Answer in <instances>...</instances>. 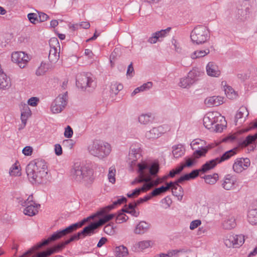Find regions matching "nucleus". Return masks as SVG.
I'll use <instances>...</instances> for the list:
<instances>
[{
    "instance_id": "nucleus-1",
    "label": "nucleus",
    "mask_w": 257,
    "mask_h": 257,
    "mask_svg": "<svg viewBox=\"0 0 257 257\" xmlns=\"http://www.w3.org/2000/svg\"><path fill=\"white\" fill-rule=\"evenodd\" d=\"M139 176L132 182V185L137 183H144L143 185L134 190L132 193H127L128 198L137 197L141 192H146L152 188L157 186L162 182L160 178L154 179L159 170L158 163L143 162L138 164Z\"/></svg>"
},
{
    "instance_id": "nucleus-12",
    "label": "nucleus",
    "mask_w": 257,
    "mask_h": 257,
    "mask_svg": "<svg viewBox=\"0 0 257 257\" xmlns=\"http://www.w3.org/2000/svg\"><path fill=\"white\" fill-rule=\"evenodd\" d=\"M11 59L12 61L17 63L21 68H25L30 60L28 55L22 51H17L12 53Z\"/></svg>"
},
{
    "instance_id": "nucleus-25",
    "label": "nucleus",
    "mask_w": 257,
    "mask_h": 257,
    "mask_svg": "<svg viewBox=\"0 0 257 257\" xmlns=\"http://www.w3.org/2000/svg\"><path fill=\"white\" fill-rule=\"evenodd\" d=\"M154 116L151 113H142L138 117L139 122L144 125H147L152 123Z\"/></svg>"
},
{
    "instance_id": "nucleus-52",
    "label": "nucleus",
    "mask_w": 257,
    "mask_h": 257,
    "mask_svg": "<svg viewBox=\"0 0 257 257\" xmlns=\"http://www.w3.org/2000/svg\"><path fill=\"white\" fill-rule=\"evenodd\" d=\"M105 233L109 235H113L115 232L113 224L109 223L105 225L103 228Z\"/></svg>"
},
{
    "instance_id": "nucleus-31",
    "label": "nucleus",
    "mask_w": 257,
    "mask_h": 257,
    "mask_svg": "<svg viewBox=\"0 0 257 257\" xmlns=\"http://www.w3.org/2000/svg\"><path fill=\"white\" fill-rule=\"evenodd\" d=\"M236 225L235 218L233 216H228L222 223L223 228L230 230L234 228Z\"/></svg>"
},
{
    "instance_id": "nucleus-28",
    "label": "nucleus",
    "mask_w": 257,
    "mask_h": 257,
    "mask_svg": "<svg viewBox=\"0 0 257 257\" xmlns=\"http://www.w3.org/2000/svg\"><path fill=\"white\" fill-rule=\"evenodd\" d=\"M150 227V224L145 221H141L134 229L136 234H141L146 232Z\"/></svg>"
},
{
    "instance_id": "nucleus-41",
    "label": "nucleus",
    "mask_w": 257,
    "mask_h": 257,
    "mask_svg": "<svg viewBox=\"0 0 257 257\" xmlns=\"http://www.w3.org/2000/svg\"><path fill=\"white\" fill-rule=\"evenodd\" d=\"M123 89V85L117 82L112 83L110 85V92L111 95H116L119 91Z\"/></svg>"
},
{
    "instance_id": "nucleus-61",
    "label": "nucleus",
    "mask_w": 257,
    "mask_h": 257,
    "mask_svg": "<svg viewBox=\"0 0 257 257\" xmlns=\"http://www.w3.org/2000/svg\"><path fill=\"white\" fill-rule=\"evenodd\" d=\"M223 130V125L221 124L216 123L213 125V128L210 130L211 131H214L215 132H221Z\"/></svg>"
},
{
    "instance_id": "nucleus-24",
    "label": "nucleus",
    "mask_w": 257,
    "mask_h": 257,
    "mask_svg": "<svg viewBox=\"0 0 257 257\" xmlns=\"http://www.w3.org/2000/svg\"><path fill=\"white\" fill-rule=\"evenodd\" d=\"M205 103L209 106H217L223 103V98L219 96L209 97L205 99Z\"/></svg>"
},
{
    "instance_id": "nucleus-22",
    "label": "nucleus",
    "mask_w": 257,
    "mask_h": 257,
    "mask_svg": "<svg viewBox=\"0 0 257 257\" xmlns=\"http://www.w3.org/2000/svg\"><path fill=\"white\" fill-rule=\"evenodd\" d=\"M105 212L102 215H99L97 217L101 216V217L99 219V220L97 222H94L96 224L97 227L103 225L107 222L111 220L114 216V214H106V213L110 211V210H107V209H105Z\"/></svg>"
},
{
    "instance_id": "nucleus-62",
    "label": "nucleus",
    "mask_w": 257,
    "mask_h": 257,
    "mask_svg": "<svg viewBox=\"0 0 257 257\" xmlns=\"http://www.w3.org/2000/svg\"><path fill=\"white\" fill-rule=\"evenodd\" d=\"M32 151L33 149L31 147L26 146L23 149L22 152L25 156H30L32 154Z\"/></svg>"
},
{
    "instance_id": "nucleus-20",
    "label": "nucleus",
    "mask_w": 257,
    "mask_h": 257,
    "mask_svg": "<svg viewBox=\"0 0 257 257\" xmlns=\"http://www.w3.org/2000/svg\"><path fill=\"white\" fill-rule=\"evenodd\" d=\"M152 242L151 240H143L136 243L132 247L135 252H140L151 246Z\"/></svg>"
},
{
    "instance_id": "nucleus-38",
    "label": "nucleus",
    "mask_w": 257,
    "mask_h": 257,
    "mask_svg": "<svg viewBox=\"0 0 257 257\" xmlns=\"http://www.w3.org/2000/svg\"><path fill=\"white\" fill-rule=\"evenodd\" d=\"M192 80L187 76L186 77L181 78L178 85L183 88H189L193 83Z\"/></svg>"
},
{
    "instance_id": "nucleus-26",
    "label": "nucleus",
    "mask_w": 257,
    "mask_h": 257,
    "mask_svg": "<svg viewBox=\"0 0 257 257\" xmlns=\"http://www.w3.org/2000/svg\"><path fill=\"white\" fill-rule=\"evenodd\" d=\"M44 242V240H43L41 242L38 243L36 245H34L31 248L29 249L26 252H25L23 254L20 256L19 257H30L36 251L40 249L43 246L47 245L48 244H42ZM39 253H37L35 255H34L33 257H36V256Z\"/></svg>"
},
{
    "instance_id": "nucleus-63",
    "label": "nucleus",
    "mask_w": 257,
    "mask_h": 257,
    "mask_svg": "<svg viewBox=\"0 0 257 257\" xmlns=\"http://www.w3.org/2000/svg\"><path fill=\"white\" fill-rule=\"evenodd\" d=\"M39 15V22H44L48 20L49 16L45 13L40 12L38 13Z\"/></svg>"
},
{
    "instance_id": "nucleus-55",
    "label": "nucleus",
    "mask_w": 257,
    "mask_h": 257,
    "mask_svg": "<svg viewBox=\"0 0 257 257\" xmlns=\"http://www.w3.org/2000/svg\"><path fill=\"white\" fill-rule=\"evenodd\" d=\"M153 86V83L152 82H148L146 83L143 84L140 87H137L139 88V92L146 91L150 89Z\"/></svg>"
},
{
    "instance_id": "nucleus-19",
    "label": "nucleus",
    "mask_w": 257,
    "mask_h": 257,
    "mask_svg": "<svg viewBox=\"0 0 257 257\" xmlns=\"http://www.w3.org/2000/svg\"><path fill=\"white\" fill-rule=\"evenodd\" d=\"M235 178L230 175H227L225 176L222 183V187L226 190H230L234 188Z\"/></svg>"
},
{
    "instance_id": "nucleus-27",
    "label": "nucleus",
    "mask_w": 257,
    "mask_h": 257,
    "mask_svg": "<svg viewBox=\"0 0 257 257\" xmlns=\"http://www.w3.org/2000/svg\"><path fill=\"white\" fill-rule=\"evenodd\" d=\"M185 153V148L184 145L178 144L172 147V154L175 158H179L183 156Z\"/></svg>"
},
{
    "instance_id": "nucleus-36",
    "label": "nucleus",
    "mask_w": 257,
    "mask_h": 257,
    "mask_svg": "<svg viewBox=\"0 0 257 257\" xmlns=\"http://www.w3.org/2000/svg\"><path fill=\"white\" fill-rule=\"evenodd\" d=\"M128 253L126 247L123 245L117 246L115 248V255L116 257H123Z\"/></svg>"
},
{
    "instance_id": "nucleus-54",
    "label": "nucleus",
    "mask_w": 257,
    "mask_h": 257,
    "mask_svg": "<svg viewBox=\"0 0 257 257\" xmlns=\"http://www.w3.org/2000/svg\"><path fill=\"white\" fill-rule=\"evenodd\" d=\"M9 173L11 176L20 175V169L19 166L17 165L16 163L13 165L12 167L10 169Z\"/></svg>"
},
{
    "instance_id": "nucleus-60",
    "label": "nucleus",
    "mask_w": 257,
    "mask_h": 257,
    "mask_svg": "<svg viewBox=\"0 0 257 257\" xmlns=\"http://www.w3.org/2000/svg\"><path fill=\"white\" fill-rule=\"evenodd\" d=\"M161 41L159 39L158 36L155 34V33H153L152 36L149 38L148 42L151 44H155L157 41Z\"/></svg>"
},
{
    "instance_id": "nucleus-29",
    "label": "nucleus",
    "mask_w": 257,
    "mask_h": 257,
    "mask_svg": "<svg viewBox=\"0 0 257 257\" xmlns=\"http://www.w3.org/2000/svg\"><path fill=\"white\" fill-rule=\"evenodd\" d=\"M24 210V213L29 216L35 215L38 212V208L40 207V204L31 205L28 204Z\"/></svg>"
},
{
    "instance_id": "nucleus-50",
    "label": "nucleus",
    "mask_w": 257,
    "mask_h": 257,
    "mask_svg": "<svg viewBox=\"0 0 257 257\" xmlns=\"http://www.w3.org/2000/svg\"><path fill=\"white\" fill-rule=\"evenodd\" d=\"M19 203L23 206H25L28 204H31V205H37L38 204L36 203L33 201V195H30L28 199L25 200H20L19 202Z\"/></svg>"
},
{
    "instance_id": "nucleus-15",
    "label": "nucleus",
    "mask_w": 257,
    "mask_h": 257,
    "mask_svg": "<svg viewBox=\"0 0 257 257\" xmlns=\"http://www.w3.org/2000/svg\"><path fill=\"white\" fill-rule=\"evenodd\" d=\"M250 164L248 158L237 159L233 165V169L237 173H241L249 166Z\"/></svg>"
},
{
    "instance_id": "nucleus-33",
    "label": "nucleus",
    "mask_w": 257,
    "mask_h": 257,
    "mask_svg": "<svg viewBox=\"0 0 257 257\" xmlns=\"http://www.w3.org/2000/svg\"><path fill=\"white\" fill-rule=\"evenodd\" d=\"M202 72L199 71L198 69L194 68L190 71L187 76L192 80V82L194 84L198 80V78L201 76Z\"/></svg>"
},
{
    "instance_id": "nucleus-5",
    "label": "nucleus",
    "mask_w": 257,
    "mask_h": 257,
    "mask_svg": "<svg viewBox=\"0 0 257 257\" xmlns=\"http://www.w3.org/2000/svg\"><path fill=\"white\" fill-rule=\"evenodd\" d=\"M93 170L88 166L79 163L74 164L71 171L72 178L77 182H88L91 180Z\"/></svg>"
},
{
    "instance_id": "nucleus-47",
    "label": "nucleus",
    "mask_w": 257,
    "mask_h": 257,
    "mask_svg": "<svg viewBox=\"0 0 257 257\" xmlns=\"http://www.w3.org/2000/svg\"><path fill=\"white\" fill-rule=\"evenodd\" d=\"M172 194L175 196L182 197L183 195V190L182 187L178 184L175 187H173L172 190Z\"/></svg>"
},
{
    "instance_id": "nucleus-37",
    "label": "nucleus",
    "mask_w": 257,
    "mask_h": 257,
    "mask_svg": "<svg viewBox=\"0 0 257 257\" xmlns=\"http://www.w3.org/2000/svg\"><path fill=\"white\" fill-rule=\"evenodd\" d=\"M205 145V141L199 139L194 140L190 144L192 150L200 149V148H205L204 146Z\"/></svg>"
},
{
    "instance_id": "nucleus-51",
    "label": "nucleus",
    "mask_w": 257,
    "mask_h": 257,
    "mask_svg": "<svg viewBox=\"0 0 257 257\" xmlns=\"http://www.w3.org/2000/svg\"><path fill=\"white\" fill-rule=\"evenodd\" d=\"M185 163L183 164V165L185 167H192L195 163H196V161L195 159L193 158L192 156L191 157H186L185 159Z\"/></svg>"
},
{
    "instance_id": "nucleus-64",
    "label": "nucleus",
    "mask_w": 257,
    "mask_h": 257,
    "mask_svg": "<svg viewBox=\"0 0 257 257\" xmlns=\"http://www.w3.org/2000/svg\"><path fill=\"white\" fill-rule=\"evenodd\" d=\"M133 74H134V69L133 66V63H131V64L128 66L126 75L130 76H133Z\"/></svg>"
},
{
    "instance_id": "nucleus-30",
    "label": "nucleus",
    "mask_w": 257,
    "mask_h": 257,
    "mask_svg": "<svg viewBox=\"0 0 257 257\" xmlns=\"http://www.w3.org/2000/svg\"><path fill=\"white\" fill-rule=\"evenodd\" d=\"M253 127L257 128V121L253 124ZM257 140V133L254 135H248L242 141L241 145L242 147H246L250 144L254 143Z\"/></svg>"
},
{
    "instance_id": "nucleus-11",
    "label": "nucleus",
    "mask_w": 257,
    "mask_h": 257,
    "mask_svg": "<svg viewBox=\"0 0 257 257\" xmlns=\"http://www.w3.org/2000/svg\"><path fill=\"white\" fill-rule=\"evenodd\" d=\"M244 242V236L242 235H227L224 239L225 245L227 247H238Z\"/></svg>"
},
{
    "instance_id": "nucleus-46",
    "label": "nucleus",
    "mask_w": 257,
    "mask_h": 257,
    "mask_svg": "<svg viewBox=\"0 0 257 257\" xmlns=\"http://www.w3.org/2000/svg\"><path fill=\"white\" fill-rule=\"evenodd\" d=\"M168 190V187H165L164 186H162L159 188H155L151 193L152 196H157L162 193H165Z\"/></svg>"
},
{
    "instance_id": "nucleus-49",
    "label": "nucleus",
    "mask_w": 257,
    "mask_h": 257,
    "mask_svg": "<svg viewBox=\"0 0 257 257\" xmlns=\"http://www.w3.org/2000/svg\"><path fill=\"white\" fill-rule=\"evenodd\" d=\"M128 219V216H126L123 212L121 211V212L118 213L116 216V222L117 223H121L125 222Z\"/></svg>"
},
{
    "instance_id": "nucleus-17",
    "label": "nucleus",
    "mask_w": 257,
    "mask_h": 257,
    "mask_svg": "<svg viewBox=\"0 0 257 257\" xmlns=\"http://www.w3.org/2000/svg\"><path fill=\"white\" fill-rule=\"evenodd\" d=\"M206 69L207 75L210 76L217 77L220 75V71L214 62H209L206 67Z\"/></svg>"
},
{
    "instance_id": "nucleus-4",
    "label": "nucleus",
    "mask_w": 257,
    "mask_h": 257,
    "mask_svg": "<svg viewBox=\"0 0 257 257\" xmlns=\"http://www.w3.org/2000/svg\"><path fill=\"white\" fill-rule=\"evenodd\" d=\"M104 213L103 210L101 209L97 211L95 213L90 215V216L84 218L81 221L77 223L72 224L65 228L58 230L51 234L48 238L44 239L43 244H49L50 243L56 241L63 237H65L67 235L72 233L75 231L77 229L81 227L83 225L85 222L90 219H93L97 217L99 215H102Z\"/></svg>"
},
{
    "instance_id": "nucleus-8",
    "label": "nucleus",
    "mask_w": 257,
    "mask_h": 257,
    "mask_svg": "<svg viewBox=\"0 0 257 257\" xmlns=\"http://www.w3.org/2000/svg\"><path fill=\"white\" fill-rule=\"evenodd\" d=\"M210 37L209 32L206 27L198 25L191 33L190 38L194 44L197 45L206 42Z\"/></svg>"
},
{
    "instance_id": "nucleus-23",
    "label": "nucleus",
    "mask_w": 257,
    "mask_h": 257,
    "mask_svg": "<svg viewBox=\"0 0 257 257\" xmlns=\"http://www.w3.org/2000/svg\"><path fill=\"white\" fill-rule=\"evenodd\" d=\"M249 112L245 106H242L237 110L235 117V121L236 123L240 120V122L243 121L245 118L248 115Z\"/></svg>"
},
{
    "instance_id": "nucleus-35",
    "label": "nucleus",
    "mask_w": 257,
    "mask_h": 257,
    "mask_svg": "<svg viewBox=\"0 0 257 257\" xmlns=\"http://www.w3.org/2000/svg\"><path fill=\"white\" fill-rule=\"evenodd\" d=\"M210 53V50L208 48H206L204 50H196L191 54L190 57L192 59H195L205 56Z\"/></svg>"
},
{
    "instance_id": "nucleus-48",
    "label": "nucleus",
    "mask_w": 257,
    "mask_h": 257,
    "mask_svg": "<svg viewBox=\"0 0 257 257\" xmlns=\"http://www.w3.org/2000/svg\"><path fill=\"white\" fill-rule=\"evenodd\" d=\"M115 168L113 166H111L109 169V172L108 174V179L109 181L111 183L113 184L115 182Z\"/></svg>"
},
{
    "instance_id": "nucleus-42",
    "label": "nucleus",
    "mask_w": 257,
    "mask_h": 257,
    "mask_svg": "<svg viewBox=\"0 0 257 257\" xmlns=\"http://www.w3.org/2000/svg\"><path fill=\"white\" fill-rule=\"evenodd\" d=\"M195 150V151L193 153L192 156L194 159H195V160L196 161L197 159L205 156L206 154L208 152V148L205 147Z\"/></svg>"
},
{
    "instance_id": "nucleus-10",
    "label": "nucleus",
    "mask_w": 257,
    "mask_h": 257,
    "mask_svg": "<svg viewBox=\"0 0 257 257\" xmlns=\"http://www.w3.org/2000/svg\"><path fill=\"white\" fill-rule=\"evenodd\" d=\"M76 84L78 87L82 90H85L87 88H94L95 86L92 78L85 74H80L77 77Z\"/></svg>"
},
{
    "instance_id": "nucleus-18",
    "label": "nucleus",
    "mask_w": 257,
    "mask_h": 257,
    "mask_svg": "<svg viewBox=\"0 0 257 257\" xmlns=\"http://www.w3.org/2000/svg\"><path fill=\"white\" fill-rule=\"evenodd\" d=\"M164 133V128L162 126L153 127L146 133L145 137L148 139H155L159 138Z\"/></svg>"
},
{
    "instance_id": "nucleus-43",
    "label": "nucleus",
    "mask_w": 257,
    "mask_h": 257,
    "mask_svg": "<svg viewBox=\"0 0 257 257\" xmlns=\"http://www.w3.org/2000/svg\"><path fill=\"white\" fill-rule=\"evenodd\" d=\"M205 181L206 183L209 184H215L218 179V175L217 174L214 173L213 175H208L204 177Z\"/></svg>"
},
{
    "instance_id": "nucleus-40",
    "label": "nucleus",
    "mask_w": 257,
    "mask_h": 257,
    "mask_svg": "<svg viewBox=\"0 0 257 257\" xmlns=\"http://www.w3.org/2000/svg\"><path fill=\"white\" fill-rule=\"evenodd\" d=\"M50 65L45 63L42 62L40 67L37 69L36 74L37 76L44 75L50 68Z\"/></svg>"
},
{
    "instance_id": "nucleus-39",
    "label": "nucleus",
    "mask_w": 257,
    "mask_h": 257,
    "mask_svg": "<svg viewBox=\"0 0 257 257\" xmlns=\"http://www.w3.org/2000/svg\"><path fill=\"white\" fill-rule=\"evenodd\" d=\"M127 201V199L124 197H122L120 199H118L116 201H115L113 202L112 204L108 205L104 208H101V210H103L104 213L105 211V209H107V210H111L113 209L116 206L118 205H120L124 202H126Z\"/></svg>"
},
{
    "instance_id": "nucleus-13",
    "label": "nucleus",
    "mask_w": 257,
    "mask_h": 257,
    "mask_svg": "<svg viewBox=\"0 0 257 257\" xmlns=\"http://www.w3.org/2000/svg\"><path fill=\"white\" fill-rule=\"evenodd\" d=\"M142 156V146L140 144H133L130 147L128 159L131 165H135L136 162Z\"/></svg>"
},
{
    "instance_id": "nucleus-2",
    "label": "nucleus",
    "mask_w": 257,
    "mask_h": 257,
    "mask_svg": "<svg viewBox=\"0 0 257 257\" xmlns=\"http://www.w3.org/2000/svg\"><path fill=\"white\" fill-rule=\"evenodd\" d=\"M237 148H234L225 152L220 157H217L206 162L199 169L192 171L190 173L181 176L178 179V182H183L185 181L193 179L198 177L199 173H205L208 171L214 168L218 164L229 159L231 157L236 154Z\"/></svg>"
},
{
    "instance_id": "nucleus-3",
    "label": "nucleus",
    "mask_w": 257,
    "mask_h": 257,
    "mask_svg": "<svg viewBox=\"0 0 257 257\" xmlns=\"http://www.w3.org/2000/svg\"><path fill=\"white\" fill-rule=\"evenodd\" d=\"M26 171L29 179L32 183L41 184L47 180V166L42 159H37L30 162Z\"/></svg>"
},
{
    "instance_id": "nucleus-34",
    "label": "nucleus",
    "mask_w": 257,
    "mask_h": 257,
    "mask_svg": "<svg viewBox=\"0 0 257 257\" xmlns=\"http://www.w3.org/2000/svg\"><path fill=\"white\" fill-rule=\"evenodd\" d=\"M248 222L252 225L257 223V207L249 210L247 214Z\"/></svg>"
},
{
    "instance_id": "nucleus-45",
    "label": "nucleus",
    "mask_w": 257,
    "mask_h": 257,
    "mask_svg": "<svg viewBox=\"0 0 257 257\" xmlns=\"http://www.w3.org/2000/svg\"><path fill=\"white\" fill-rule=\"evenodd\" d=\"M224 91L226 96L229 99H233L236 97V93L233 88L230 86H225Z\"/></svg>"
},
{
    "instance_id": "nucleus-9",
    "label": "nucleus",
    "mask_w": 257,
    "mask_h": 257,
    "mask_svg": "<svg viewBox=\"0 0 257 257\" xmlns=\"http://www.w3.org/2000/svg\"><path fill=\"white\" fill-rule=\"evenodd\" d=\"M67 101V92L58 95L51 104V109L52 112L53 113L61 112L66 106Z\"/></svg>"
},
{
    "instance_id": "nucleus-44",
    "label": "nucleus",
    "mask_w": 257,
    "mask_h": 257,
    "mask_svg": "<svg viewBox=\"0 0 257 257\" xmlns=\"http://www.w3.org/2000/svg\"><path fill=\"white\" fill-rule=\"evenodd\" d=\"M31 111L28 107V106H26V108L25 109V111L22 112L21 113V120L23 123L24 125H26L27 122V120L28 118L31 115Z\"/></svg>"
},
{
    "instance_id": "nucleus-6",
    "label": "nucleus",
    "mask_w": 257,
    "mask_h": 257,
    "mask_svg": "<svg viewBox=\"0 0 257 257\" xmlns=\"http://www.w3.org/2000/svg\"><path fill=\"white\" fill-rule=\"evenodd\" d=\"M89 153L100 159L108 156L111 152L110 145L100 140H95L88 147Z\"/></svg>"
},
{
    "instance_id": "nucleus-58",
    "label": "nucleus",
    "mask_w": 257,
    "mask_h": 257,
    "mask_svg": "<svg viewBox=\"0 0 257 257\" xmlns=\"http://www.w3.org/2000/svg\"><path fill=\"white\" fill-rule=\"evenodd\" d=\"M39 101V99L38 98L36 97H32L28 100V103L32 106H36L37 105Z\"/></svg>"
},
{
    "instance_id": "nucleus-14",
    "label": "nucleus",
    "mask_w": 257,
    "mask_h": 257,
    "mask_svg": "<svg viewBox=\"0 0 257 257\" xmlns=\"http://www.w3.org/2000/svg\"><path fill=\"white\" fill-rule=\"evenodd\" d=\"M53 44L59 45V42L57 38H53L51 39L50 40V45L51 48L49 51V54L48 56L50 62H51L52 63H55L59 60V53L57 52V48L55 46L53 47H52V45Z\"/></svg>"
},
{
    "instance_id": "nucleus-53",
    "label": "nucleus",
    "mask_w": 257,
    "mask_h": 257,
    "mask_svg": "<svg viewBox=\"0 0 257 257\" xmlns=\"http://www.w3.org/2000/svg\"><path fill=\"white\" fill-rule=\"evenodd\" d=\"M171 28L169 27L165 30H162L155 33V34L158 36L159 39L164 38L169 33Z\"/></svg>"
},
{
    "instance_id": "nucleus-57",
    "label": "nucleus",
    "mask_w": 257,
    "mask_h": 257,
    "mask_svg": "<svg viewBox=\"0 0 257 257\" xmlns=\"http://www.w3.org/2000/svg\"><path fill=\"white\" fill-rule=\"evenodd\" d=\"M73 135V130L68 125L65 128V132H64V136L67 138H70L72 137Z\"/></svg>"
},
{
    "instance_id": "nucleus-7",
    "label": "nucleus",
    "mask_w": 257,
    "mask_h": 257,
    "mask_svg": "<svg viewBox=\"0 0 257 257\" xmlns=\"http://www.w3.org/2000/svg\"><path fill=\"white\" fill-rule=\"evenodd\" d=\"M82 234L81 233V231L71 235L70 238L64 241L61 242L55 245L52 248H49L47 250L39 252L38 254L36 257H48L54 252H57L60 250L63 249L66 245L69 244L70 242L78 240L80 238Z\"/></svg>"
},
{
    "instance_id": "nucleus-21",
    "label": "nucleus",
    "mask_w": 257,
    "mask_h": 257,
    "mask_svg": "<svg viewBox=\"0 0 257 257\" xmlns=\"http://www.w3.org/2000/svg\"><path fill=\"white\" fill-rule=\"evenodd\" d=\"M11 81L6 73L2 72L0 74V89L7 90L11 87Z\"/></svg>"
},
{
    "instance_id": "nucleus-59",
    "label": "nucleus",
    "mask_w": 257,
    "mask_h": 257,
    "mask_svg": "<svg viewBox=\"0 0 257 257\" xmlns=\"http://www.w3.org/2000/svg\"><path fill=\"white\" fill-rule=\"evenodd\" d=\"M201 224V221L200 220L197 219L193 220L190 223V229L191 230H194L198 227Z\"/></svg>"
},
{
    "instance_id": "nucleus-32",
    "label": "nucleus",
    "mask_w": 257,
    "mask_h": 257,
    "mask_svg": "<svg viewBox=\"0 0 257 257\" xmlns=\"http://www.w3.org/2000/svg\"><path fill=\"white\" fill-rule=\"evenodd\" d=\"M98 227L94 222L91 223L88 226L85 227L81 231V233L82 234L83 236L86 235H90L91 234L94 233V230Z\"/></svg>"
},
{
    "instance_id": "nucleus-16",
    "label": "nucleus",
    "mask_w": 257,
    "mask_h": 257,
    "mask_svg": "<svg viewBox=\"0 0 257 257\" xmlns=\"http://www.w3.org/2000/svg\"><path fill=\"white\" fill-rule=\"evenodd\" d=\"M216 112H208L203 118V124L205 127L211 130L213 128V125L218 121V117L216 116Z\"/></svg>"
},
{
    "instance_id": "nucleus-56",
    "label": "nucleus",
    "mask_w": 257,
    "mask_h": 257,
    "mask_svg": "<svg viewBox=\"0 0 257 257\" xmlns=\"http://www.w3.org/2000/svg\"><path fill=\"white\" fill-rule=\"evenodd\" d=\"M28 18L31 23L36 24L39 22L38 16L35 13H30L28 15Z\"/></svg>"
}]
</instances>
